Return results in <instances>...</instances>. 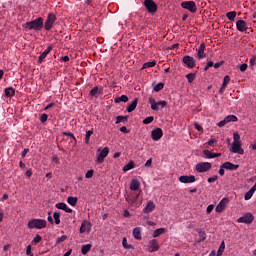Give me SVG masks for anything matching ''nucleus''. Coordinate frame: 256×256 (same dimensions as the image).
<instances>
[{
  "mask_svg": "<svg viewBox=\"0 0 256 256\" xmlns=\"http://www.w3.org/2000/svg\"><path fill=\"white\" fill-rule=\"evenodd\" d=\"M43 17L36 18L35 20L26 22L23 24L24 29H29V31H41L44 22Z\"/></svg>",
  "mask_w": 256,
  "mask_h": 256,
  "instance_id": "nucleus-1",
  "label": "nucleus"
},
{
  "mask_svg": "<svg viewBox=\"0 0 256 256\" xmlns=\"http://www.w3.org/2000/svg\"><path fill=\"white\" fill-rule=\"evenodd\" d=\"M47 227V220L31 219L28 222V229H45Z\"/></svg>",
  "mask_w": 256,
  "mask_h": 256,
  "instance_id": "nucleus-2",
  "label": "nucleus"
},
{
  "mask_svg": "<svg viewBox=\"0 0 256 256\" xmlns=\"http://www.w3.org/2000/svg\"><path fill=\"white\" fill-rule=\"evenodd\" d=\"M125 199L131 207H139L141 205V202H139V194L133 192L130 195H126Z\"/></svg>",
  "mask_w": 256,
  "mask_h": 256,
  "instance_id": "nucleus-3",
  "label": "nucleus"
},
{
  "mask_svg": "<svg viewBox=\"0 0 256 256\" xmlns=\"http://www.w3.org/2000/svg\"><path fill=\"white\" fill-rule=\"evenodd\" d=\"M57 21V16L53 13H49L47 19L44 23V28L46 31H51L53 29V25Z\"/></svg>",
  "mask_w": 256,
  "mask_h": 256,
  "instance_id": "nucleus-4",
  "label": "nucleus"
},
{
  "mask_svg": "<svg viewBox=\"0 0 256 256\" xmlns=\"http://www.w3.org/2000/svg\"><path fill=\"white\" fill-rule=\"evenodd\" d=\"M143 5L147 9L148 13H151L152 15L157 13V9H159L157 3L153 0H144Z\"/></svg>",
  "mask_w": 256,
  "mask_h": 256,
  "instance_id": "nucleus-5",
  "label": "nucleus"
},
{
  "mask_svg": "<svg viewBox=\"0 0 256 256\" xmlns=\"http://www.w3.org/2000/svg\"><path fill=\"white\" fill-rule=\"evenodd\" d=\"M211 167H213V165L210 162H200L196 164L195 169L197 173H207V171H210Z\"/></svg>",
  "mask_w": 256,
  "mask_h": 256,
  "instance_id": "nucleus-6",
  "label": "nucleus"
},
{
  "mask_svg": "<svg viewBox=\"0 0 256 256\" xmlns=\"http://www.w3.org/2000/svg\"><path fill=\"white\" fill-rule=\"evenodd\" d=\"M253 221H255V216H253L251 212H248L237 219V223H245L246 225H250Z\"/></svg>",
  "mask_w": 256,
  "mask_h": 256,
  "instance_id": "nucleus-7",
  "label": "nucleus"
},
{
  "mask_svg": "<svg viewBox=\"0 0 256 256\" xmlns=\"http://www.w3.org/2000/svg\"><path fill=\"white\" fill-rule=\"evenodd\" d=\"M182 9H187L190 13H197V5L194 1H184L181 3Z\"/></svg>",
  "mask_w": 256,
  "mask_h": 256,
  "instance_id": "nucleus-8",
  "label": "nucleus"
},
{
  "mask_svg": "<svg viewBox=\"0 0 256 256\" xmlns=\"http://www.w3.org/2000/svg\"><path fill=\"white\" fill-rule=\"evenodd\" d=\"M230 151L232 153H238V155H244L245 150L241 148V142H232Z\"/></svg>",
  "mask_w": 256,
  "mask_h": 256,
  "instance_id": "nucleus-9",
  "label": "nucleus"
},
{
  "mask_svg": "<svg viewBox=\"0 0 256 256\" xmlns=\"http://www.w3.org/2000/svg\"><path fill=\"white\" fill-rule=\"evenodd\" d=\"M182 62L188 69H193L195 67V58H193V56H184Z\"/></svg>",
  "mask_w": 256,
  "mask_h": 256,
  "instance_id": "nucleus-10",
  "label": "nucleus"
},
{
  "mask_svg": "<svg viewBox=\"0 0 256 256\" xmlns=\"http://www.w3.org/2000/svg\"><path fill=\"white\" fill-rule=\"evenodd\" d=\"M229 203V198H223L219 204L216 206V213H223L225 211V208L227 207V204Z\"/></svg>",
  "mask_w": 256,
  "mask_h": 256,
  "instance_id": "nucleus-11",
  "label": "nucleus"
},
{
  "mask_svg": "<svg viewBox=\"0 0 256 256\" xmlns=\"http://www.w3.org/2000/svg\"><path fill=\"white\" fill-rule=\"evenodd\" d=\"M148 247H149V253H155L159 251V241H157V239L150 240Z\"/></svg>",
  "mask_w": 256,
  "mask_h": 256,
  "instance_id": "nucleus-12",
  "label": "nucleus"
},
{
  "mask_svg": "<svg viewBox=\"0 0 256 256\" xmlns=\"http://www.w3.org/2000/svg\"><path fill=\"white\" fill-rule=\"evenodd\" d=\"M163 137V130L161 128H156L151 132V138L153 141H159Z\"/></svg>",
  "mask_w": 256,
  "mask_h": 256,
  "instance_id": "nucleus-13",
  "label": "nucleus"
},
{
  "mask_svg": "<svg viewBox=\"0 0 256 256\" xmlns=\"http://www.w3.org/2000/svg\"><path fill=\"white\" fill-rule=\"evenodd\" d=\"M107 155H109V147H104L103 150L97 156V163L99 164L103 163Z\"/></svg>",
  "mask_w": 256,
  "mask_h": 256,
  "instance_id": "nucleus-14",
  "label": "nucleus"
},
{
  "mask_svg": "<svg viewBox=\"0 0 256 256\" xmlns=\"http://www.w3.org/2000/svg\"><path fill=\"white\" fill-rule=\"evenodd\" d=\"M80 233H91V222L84 220L80 226Z\"/></svg>",
  "mask_w": 256,
  "mask_h": 256,
  "instance_id": "nucleus-15",
  "label": "nucleus"
},
{
  "mask_svg": "<svg viewBox=\"0 0 256 256\" xmlns=\"http://www.w3.org/2000/svg\"><path fill=\"white\" fill-rule=\"evenodd\" d=\"M179 181L180 183H195L197 179L193 175H190V176L183 175L179 177Z\"/></svg>",
  "mask_w": 256,
  "mask_h": 256,
  "instance_id": "nucleus-16",
  "label": "nucleus"
},
{
  "mask_svg": "<svg viewBox=\"0 0 256 256\" xmlns=\"http://www.w3.org/2000/svg\"><path fill=\"white\" fill-rule=\"evenodd\" d=\"M90 97H97V95H103V87L94 86L90 92Z\"/></svg>",
  "mask_w": 256,
  "mask_h": 256,
  "instance_id": "nucleus-17",
  "label": "nucleus"
},
{
  "mask_svg": "<svg viewBox=\"0 0 256 256\" xmlns=\"http://www.w3.org/2000/svg\"><path fill=\"white\" fill-rule=\"evenodd\" d=\"M236 28L240 33H245L247 31V22L245 20H238L236 22Z\"/></svg>",
  "mask_w": 256,
  "mask_h": 256,
  "instance_id": "nucleus-18",
  "label": "nucleus"
},
{
  "mask_svg": "<svg viewBox=\"0 0 256 256\" xmlns=\"http://www.w3.org/2000/svg\"><path fill=\"white\" fill-rule=\"evenodd\" d=\"M222 167H224V169H227L228 171H237L239 169V165L238 164H233L231 162L223 163Z\"/></svg>",
  "mask_w": 256,
  "mask_h": 256,
  "instance_id": "nucleus-19",
  "label": "nucleus"
},
{
  "mask_svg": "<svg viewBox=\"0 0 256 256\" xmlns=\"http://www.w3.org/2000/svg\"><path fill=\"white\" fill-rule=\"evenodd\" d=\"M55 207L56 209H61L62 211H65V213H73V209L68 208L65 202L57 203Z\"/></svg>",
  "mask_w": 256,
  "mask_h": 256,
  "instance_id": "nucleus-20",
  "label": "nucleus"
},
{
  "mask_svg": "<svg viewBox=\"0 0 256 256\" xmlns=\"http://www.w3.org/2000/svg\"><path fill=\"white\" fill-rule=\"evenodd\" d=\"M197 51L198 59H205L207 57V54H205V43H201Z\"/></svg>",
  "mask_w": 256,
  "mask_h": 256,
  "instance_id": "nucleus-21",
  "label": "nucleus"
},
{
  "mask_svg": "<svg viewBox=\"0 0 256 256\" xmlns=\"http://www.w3.org/2000/svg\"><path fill=\"white\" fill-rule=\"evenodd\" d=\"M155 203L153 201H149L146 205V207L143 209V213L149 214L153 213L155 211Z\"/></svg>",
  "mask_w": 256,
  "mask_h": 256,
  "instance_id": "nucleus-22",
  "label": "nucleus"
},
{
  "mask_svg": "<svg viewBox=\"0 0 256 256\" xmlns=\"http://www.w3.org/2000/svg\"><path fill=\"white\" fill-rule=\"evenodd\" d=\"M230 81H231V77H229V76H225V77H224L222 86H221V88L219 89V93H220V94L225 93V89H227V85H229V82H230Z\"/></svg>",
  "mask_w": 256,
  "mask_h": 256,
  "instance_id": "nucleus-23",
  "label": "nucleus"
},
{
  "mask_svg": "<svg viewBox=\"0 0 256 256\" xmlns=\"http://www.w3.org/2000/svg\"><path fill=\"white\" fill-rule=\"evenodd\" d=\"M138 103H139V99L135 98L132 103L128 104L127 109H126L127 112L133 113V111H135V109H137Z\"/></svg>",
  "mask_w": 256,
  "mask_h": 256,
  "instance_id": "nucleus-24",
  "label": "nucleus"
},
{
  "mask_svg": "<svg viewBox=\"0 0 256 256\" xmlns=\"http://www.w3.org/2000/svg\"><path fill=\"white\" fill-rule=\"evenodd\" d=\"M141 231H142L141 227H136L133 229L132 235H133L134 239H136L137 241H141V239H142Z\"/></svg>",
  "mask_w": 256,
  "mask_h": 256,
  "instance_id": "nucleus-25",
  "label": "nucleus"
},
{
  "mask_svg": "<svg viewBox=\"0 0 256 256\" xmlns=\"http://www.w3.org/2000/svg\"><path fill=\"white\" fill-rule=\"evenodd\" d=\"M139 187H141V183L137 179H133L130 183L131 191H139Z\"/></svg>",
  "mask_w": 256,
  "mask_h": 256,
  "instance_id": "nucleus-26",
  "label": "nucleus"
},
{
  "mask_svg": "<svg viewBox=\"0 0 256 256\" xmlns=\"http://www.w3.org/2000/svg\"><path fill=\"white\" fill-rule=\"evenodd\" d=\"M4 92L6 97H15V88L13 87L5 88Z\"/></svg>",
  "mask_w": 256,
  "mask_h": 256,
  "instance_id": "nucleus-27",
  "label": "nucleus"
},
{
  "mask_svg": "<svg viewBox=\"0 0 256 256\" xmlns=\"http://www.w3.org/2000/svg\"><path fill=\"white\" fill-rule=\"evenodd\" d=\"M149 104L151 105L152 111H157L159 109V106H157V101L155 100V98L150 97Z\"/></svg>",
  "mask_w": 256,
  "mask_h": 256,
  "instance_id": "nucleus-28",
  "label": "nucleus"
},
{
  "mask_svg": "<svg viewBox=\"0 0 256 256\" xmlns=\"http://www.w3.org/2000/svg\"><path fill=\"white\" fill-rule=\"evenodd\" d=\"M127 101H129V97H127V95H122V96H120V97H116L115 99H114V102L115 103H127Z\"/></svg>",
  "mask_w": 256,
  "mask_h": 256,
  "instance_id": "nucleus-29",
  "label": "nucleus"
},
{
  "mask_svg": "<svg viewBox=\"0 0 256 256\" xmlns=\"http://www.w3.org/2000/svg\"><path fill=\"white\" fill-rule=\"evenodd\" d=\"M165 228H158L156 230H154L152 237H154V239H156V237H160V235H163V233H165Z\"/></svg>",
  "mask_w": 256,
  "mask_h": 256,
  "instance_id": "nucleus-30",
  "label": "nucleus"
},
{
  "mask_svg": "<svg viewBox=\"0 0 256 256\" xmlns=\"http://www.w3.org/2000/svg\"><path fill=\"white\" fill-rule=\"evenodd\" d=\"M131 169H135V162H133V161H130L128 164H126L123 167L124 173H127V171H131Z\"/></svg>",
  "mask_w": 256,
  "mask_h": 256,
  "instance_id": "nucleus-31",
  "label": "nucleus"
},
{
  "mask_svg": "<svg viewBox=\"0 0 256 256\" xmlns=\"http://www.w3.org/2000/svg\"><path fill=\"white\" fill-rule=\"evenodd\" d=\"M77 201H79L77 197L70 196L67 198V203L72 207H75V205H77Z\"/></svg>",
  "mask_w": 256,
  "mask_h": 256,
  "instance_id": "nucleus-32",
  "label": "nucleus"
},
{
  "mask_svg": "<svg viewBox=\"0 0 256 256\" xmlns=\"http://www.w3.org/2000/svg\"><path fill=\"white\" fill-rule=\"evenodd\" d=\"M91 247H93V245H91V244L83 245L82 249H81L82 255H87V253H89V251H91Z\"/></svg>",
  "mask_w": 256,
  "mask_h": 256,
  "instance_id": "nucleus-33",
  "label": "nucleus"
},
{
  "mask_svg": "<svg viewBox=\"0 0 256 256\" xmlns=\"http://www.w3.org/2000/svg\"><path fill=\"white\" fill-rule=\"evenodd\" d=\"M226 17L227 19H229V21H235V17H237V12L236 11L227 12Z\"/></svg>",
  "mask_w": 256,
  "mask_h": 256,
  "instance_id": "nucleus-34",
  "label": "nucleus"
},
{
  "mask_svg": "<svg viewBox=\"0 0 256 256\" xmlns=\"http://www.w3.org/2000/svg\"><path fill=\"white\" fill-rule=\"evenodd\" d=\"M197 77V72L189 73L186 75V79H188V83H193Z\"/></svg>",
  "mask_w": 256,
  "mask_h": 256,
  "instance_id": "nucleus-35",
  "label": "nucleus"
},
{
  "mask_svg": "<svg viewBox=\"0 0 256 256\" xmlns=\"http://www.w3.org/2000/svg\"><path fill=\"white\" fill-rule=\"evenodd\" d=\"M51 51H53V45L48 46V48L44 52H42L40 56L46 59L49 53H51Z\"/></svg>",
  "mask_w": 256,
  "mask_h": 256,
  "instance_id": "nucleus-36",
  "label": "nucleus"
},
{
  "mask_svg": "<svg viewBox=\"0 0 256 256\" xmlns=\"http://www.w3.org/2000/svg\"><path fill=\"white\" fill-rule=\"evenodd\" d=\"M53 219L55 221V224L59 225L61 223V214L59 212H54Z\"/></svg>",
  "mask_w": 256,
  "mask_h": 256,
  "instance_id": "nucleus-37",
  "label": "nucleus"
},
{
  "mask_svg": "<svg viewBox=\"0 0 256 256\" xmlns=\"http://www.w3.org/2000/svg\"><path fill=\"white\" fill-rule=\"evenodd\" d=\"M155 65H157L156 61L146 62L143 64L142 69H149L151 67H155Z\"/></svg>",
  "mask_w": 256,
  "mask_h": 256,
  "instance_id": "nucleus-38",
  "label": "nucleus"
},
{
  "mask_svg": "<svg viewBox=\"0 0 256 256\" xmlns=\"http://www.w3.org/2000/svg\"><path fill=\"white\" fill-rule=\"evenodd\" d=\"M225 119H226L227 123H231V122L235 123L238 121V118L235 115H229V116L225 117Z\"/></svg>",
  "mask_w": 256,
  "mask_h": 256,
  "instance_id": "nucleus-39",
  "label": "nucleus"
},
{
  "mask_svg": "<svg viewBox=\"0 0 256 256\" xmlns=\"http://www.w3.org/2000/svg\"><path fill=\"white\" fill-rule=\"evenodd\" d=\"M203 155L207 157V159H215V153L209 151V150H204Z\"/></svg>",
  "mask_w": 256,
  "mask_h": 256,
  "instance_id": "nucleus-40",
  "label": "nucleus"
},
{
  "mask_svg": "<svg viewBox=\"0 0 256 256\" xmlns=\"http://www.w3.org/2000/svg\"><path fill=\"white\" fill-rule=\"evenodd\" d=\"M122 245L124 249H135V246L127 243V238H123Z\"/></svg>",
  "mask_w": 256,
  "mask_h": 256,
  "instance_id": "nucleus-41",
  "label": "nucleus"
},
{
  "mask_svg": "<svg viewBox=\"0 0 256 256\" xmlns=\"http://www.w3.org/2000/svg\"><path fill=\"white\" fill-rule=\"evenodd\" d=\"M224 251H225V241H222L216 255L221 256L223 255Z\"/></svg>",
  "mask_w": 256,
  "mask_h": 256,
  "instance_id": "nucleus-42",
  "label": "nucleus"
},
{
  "mask_svg": "<svg viewBox=\"0 0 256 256\" xmlns=\"http://www.w3.org/2000/svg\"><path fill=\"white\" fill-rule=\"evenodd\" d=\"M91 135H93V130H88L85 135V143L89 145V141L91 140Z\"/></svg>",
  "mask_w": 256,
  "mask_h": 256,
  "instance_id": "nucleus-43",
  "label": "nucleus"
},
{
  "mask_svg": "<svg viewBox=\"0 0 256 256\" xmlns=\"http://www.w3.org/2000/svg\"><path fill=\"white\" fill-rule=\"evenodd\" d=\"M163 87H165V83L160 82L157 85H155L153 89L156 93H159V91L163 90Z\"/></svg>",
  "mask_w": 256,
  "mask_h": 256,
  "instance_id": "nucleus-44",
  "label": "nucleus"
},
{
  "mask_svg": "<svg viewBox=\"0 0 256 256\" xmlns=\"http://www.w3.org/2000/svg\"><path fill=\"white\" fill-rule=\"evenodd\" d=\"M129 116H117L116 117V125H119V123H122V121H128Z\"/></svg>",
  "mask_w": 256,
  "mask_h": 256,
  "instance_id": "nucleus-45",
  "label": "nucleus"
},
{
  "mask_svg": "<svg viewBox=\"0 0 256 256\" xmlns=\"http://www.w3.org/2000/svg\"><path fill=\"white\" fill-rule=\"evenodd\" d=\"M153 121H155V118H154L153 116L146 117V118L143 120V124H144V125H149V124L153 123Z\"/></svg>",
  "mask_w": 256,
  "mask_h": 256,
  "instance_id": "nucleus-46",
  "label": "nucleus"
},
{
  "mask_svg": "<svg viewBox=\"0 0 256 256\" xmlns=\"http://www.w3.org/2000/svg\"><path fill=\"white\" fill-rule=\"evenodd\" d=\"M253 193H255L252 190H249L245 195H244V199L245 201H249V199H251V197H253Z\"/></svg>",
  "mask_w": 256,
  "mask_h": 256,
  "instance_id": "nucleus-47",
  "label": "nucleus"
},
{
  "mask_svg": "<svg viewBox=\"0 0 256 256\" xmlns=\"http://www.w3.org/2000/svg\"><path fill=\"white\" fill-rule=\"evenodd\" d=\"M217 143H218V140L213 138V139H210L207 144L209 145V147H215Z\"/></svg>",
  "mask_w": 256,
  "mask_h": 256,
  "instance_id": "nucleus-48",
  "label": "nucleus"
},
{
  "mask_svg": "<svg viewBox=\"0 0 256 256\" xmlns=\"http://www.w3.org/2000/svg\"><path fill=\"white\" fill-rule=\"evenodd\" d=\"M47 119H49V115H47L46 113L40 116L41 123H47Z\"/></svg>",
  "mask_w": 256,
  "mask_h": 256,
  "instance_id": "nucleus-49",
  "label": "nucleus"
},
{
  "mask_svg": "<svg viewBox=\"0 0 256 256\" xmlns=\"http://www.w3.org/2000/svg\"><path fill=\"white\" fill-rule=\"evenodd\" d=\"M67 241V235H62L61 237H59L57 240H56V243L59 244V243H63Z\"/></svg>",
  "mask_w": 256,
  "mask_h": 256,
  "instance_id": "nucleus-50",
  "label": "nucleus"
},
{
  "mask_svg": "<svg viewBox=\"0 0 256 256\" xmlns=\"http://www.w3.org/2000/svg\"><path fill=\"white\" fill-rule=\"evenodd\" d=\"M233 139H234L233 143H240L241 136H239L238 133H234L233 134Z\"/></svg>",
  "mask_w": 256,
  "mask_h": 256,
  "instance_id": "nucleus-51",
  "label": "nucleus"
},
{
  "mask_svg": "<svg viewBox=\"0 0 256 256\" xmlns=\"http://www.w3.org/2000/svg\"><path fill=\"white\" fill-rule=\"evenodd\" d=\"M159 106L162 107V109L167 107V101L162 100V101L157 102V107H159Z\"/></svg>",
  "mask_w": 256,
  "mask_h": 256,
  "instance_id": "nucleus-52",
  "label": "nucleus"
},
{
  "mask_svg": "<svg viewBox=\"0 0 256 256\" xmlns=\"http://www.w3.org/2000/svg\"><path fill=\"white\" fill-rule=\"evenodd\" d=\"M93 173H95L94 170H88L85 174L86 179H91V177H93Z\"/></svg>",
  "mask_w": 256,
  "mask_h": 256,
  "instance_id": "nucleus-53",
  "label": "nucleus"
},
{
  "mask_svg": "<svg viewBox=\"0 0 256 256\" xmlns=\"http://www.w3.org/2000/svg\"><path fill=\"white\" fill-rule=\"evenodd\" d=\"M217 179H219V176L214 175V176L208 178V183H215V181H217Z\"/></svg>",
  "mask_w": 256,
  "mask_h": 256,
  "instance_id": "nucleus-54",
  "label": "nucleus"
},
{
  "mask_svg": "<svg viewBox=\"0 0 256 256\" xmlns=\"http://www.w3.org/2000/svg\"><path fill=\"white\" fill-rule=\"evenodd\" d=\"M213 66H214L213 61H209V62L206 64V66H205V68H204V71H209L210 67H213Z\"/></svg>",
  "mask_w": 256,
  "mask_h": 256,
  "instance_id": "nucleus-55",
  "label": "nucleus"
},
{
  "mask_svg": "<svg viewBox=\"0 0 256 256\" xmlns=\"http://www.w3.org/2000/svg\"><path fill=\"white\" fill-rule=\"evenodd\" d=\"M41 235L37 234L36 237L33 239V243H41Z\"/></svg>",
  "mask_w": 256,
  "mask_h": 256,
  "instance_id": "nucleus-56",
  "label": "nucleus"
},
{
  "mask_svg": "<svg viewBox=\"0 0 256 256\" xmlns=\"http://www.w3.org/2000/svg\"><path fill=\"white\" fill-rule=\"evenodd\" d=\"M213 209H215V206L213 204L209 205L206 209V213L209 215Z\"/></svg>",
  "mask_w": 256,
  "mask_h": 256,
  "instance_id": "nucleus-57",
  "label": "nucleus"
},
{
  "mask_svg": "<svg viewBox=\"0 0 256 256\" xmlns=\"http://www.w3.org/2000/svg\"><path fill=\"white\" fill-rule=\"evenodd\" d=\"M247 67H248L247 63L242 64V65L240 66V71H241L242 73H245V71H247Z\"/></svg>",
  "mask_w": 256,
  "mask_h": 256,
  "instance_id": "nucleus-58",
  "label": "nucleus"
},
{
  "mask_svg": "<svg viewBox=\"0 0 256 256\" xmlns=\"http://www.w3.org/2000/svg\"><path fill=\"white\" fill-rule=\"evenodd\" d=\"M199 237H201L202 241H205V239H207V234H205V232H203V231H200Z\"/></svg>",
  "mask_w": 256,
  "mask_h": 256,
  "instance_id": "nucleus-59",
  "label": "nucleus"
},
{
  "mask_svg": "<svg viewBox=\"0 0 256 256\" xmlns=\"http://www.w3.org/2000/svg\"><path fill=\"white\" fill-rule=\"evenodd\" d=\"M227 120H226V118H224V120H222V121H220L219 123H218V127H225V125H227Z\"/></svg>",
  "mask_w": 256,
  "mask_h": 256,
  "instance_id": "nucleus-60",
  "label": "nucleus"
},
{
  "mask_svg": "<svg viewBox=\"0 0 256 256\" xmlns=\"http://www.w3.org/2000/svg\"><path fill=\"white\" fill-rule=\"evenodd\" d=\"M26 255L33 256V253L31 252V245H28L26 248Z\"/></svg>",
  "mask_w": 256,
  "mask_h": 256,
  "instance_id": "nucleus-61",
  "label": "nucleus"
},
{
  "mask_svg": "<svg viewBox=\"0 0 256 256\" xmlns=\"http://www.w3.org/2000/svg\"><path fill=\"white\" fill-rule=\"evenodd\" d=\"M153 163V158H150L146 161V163L144 164L145 167H151V164Z\"/></svg>",
  "mask_w": 256,
  "mask_h": 256,
  "instance_id": "nucleus-62",
  "label": "nucleus"
},
{
  "mask_svg": "<svg viewBox=\"0 0 256 256\" xmlns=\"http://www.w3.org/2000/svg\"><path fill=\"white\" fill-rule=\"evenodd\" d=\"M120 131H121V133H129V132H130V131L127 129L126 126H122V127L120 128Z\"/></svg>",
  "mask_w": 256,
  "mask_h": 256,
  "instance_id": "nucleus-63",
  "label": "nucleus"
},
{
  "mask_svg": "<svg viewBox=\"0 0 256 256\" xmlns=\"http://www.w3.org/2000/svg\"><path fill=\"white\" fill-rule=\"evenodd\" d=\"M255 60H256V57L253 56L252 58H250V65L253 67L255 65Z\"/></svg>",
  "mask_w": 256,
  "mask_h": 256,
  "instance_id": "nucleus-64",
  "label": "nucleus"
}]
</instances>
